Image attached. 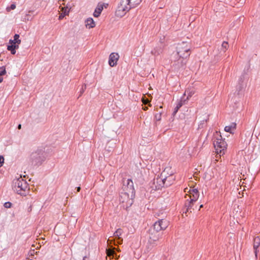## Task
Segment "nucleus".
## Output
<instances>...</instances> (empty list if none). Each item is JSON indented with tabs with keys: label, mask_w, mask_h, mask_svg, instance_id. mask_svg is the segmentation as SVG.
Returning <instances> with one entry per match:
<instances>
[{
	"label": "nucleus",
	"mask_w": 260,
	"mask_h": 260,
	"mask_svg": "<svg viewBox=\"0 0 260 260\" xmlns=\"http://www.w3.org/2000/svg\"><path fill=\"white\" fill-rule=\"evenodd\" d=\"M44 149L38 148L33 151L30 155L29 161L31 165L34 166H39L45 160Z\"/></svg>",
	"instance_id": "obj_1"
},
{
	"label": "nucleus",
	"mask_w": 260,
	"mask_h": 260,
	"mask_svg": "<svg viewBox=\"0 0 260 260\" xmlns=\"http://www.w3.org/2000/svg\"><path fill=\"white\" fill-rule=\"evenodd\" d=\"M13 188L15 191L21 196H26L28 191L27 183L21 178L17 179L15 181Z\"/></svg>",
	"instance_id": "obj_2"
},
{
	"label": "nucleus",
	"mask_w": 260,
	"mask_h": 260,
	"mask_svg": "<svg viewBox=\"0 0 260 260\" xmlns=\"http://www.w3.org/2000/svg\"><path fill=\"white\" fill-rule=\"evenodd\" d=\"M178 57L187 58L190 55V45L187 42H182L178 44L176 47Z\"/></svg>",
	"instance_id": "obj_3"
},
{
	"label": "nucleus",
	"mask_w": 260,
	"mask_h": 260,
	"mask_svg": "<svg viewBox=\"0 0 260 260\" xmlns=\"http://www.w3.org/2000/svg\"><path fill=\"white\" fill-rule=\"evenodd\" d=\"M213 144L217 154L220 155L224 154V151L226 149L227 144L224 139H222L221 135L217 134Z\"/></svg>",
	"instance_id": "obj_4"
},
{
	"label": "nucleus",
	"mask_w": 260,
	"mask_h": 260,
	"mask_svg": "<svg viewBox=\"0 0 260 260\" xmlns=\"http://www.w3.org/2000/svg\"><path fill=\"white\" fill-rule=\"evenodd\" d=\"M128 1V0H120L116 11V14L118 16H123L127 12L133 8Z\"/></svg>",
	"instance_id": "obj_5"
},
{
	"label": "nucleus",
	"mask_w": 260,
	"mask_h": 260,
	"mask_svg": "<svg viewBox=\"0 0 260 260\" xmlns=\"http://www.w3.org/2000/svg\"><path fill=\"white\" fill-rule=\"evenodd\" d=\"M160 232L154 231L150 229L149 230V240L147 248L151 249L152 247L157 245L156 242L158 241L161 236Z\"/></svg>",
	"instance_id": "obj_6"
},
{
	"label": "nucleus",
	"mask_w": 260,
	"mask_h": 260,
	"mask_svg": "<svg viewBox=\"0 0 260 260\" xmlns=\"http://www.w3.org/2000/svg\"><path fill=\"white\" fill-rule=\"evenodd\" d=\"M170 168H166L161 173L165 186L168 187L171 185L175 180V177L173 174L171 172L169 173Z\"/></svg>",
	"instance_id": "obj_7"
},
{
	"label": "nucleus",
	"mask_w": 260,
	"mask_h": 260,
	"mask_svg": "<svg viewBox=\"0 0 260 260\" xmlns=\"http://www.w3.org/2000/svg\"><path fill=\"white\" fill-rule=\"evenodd\" d=\"M134 197H132L131 193H128V191L122 190L120 194L119 201L122 203H125V206L127 208L133 204Z\"/></svg>",
	"instance_id": "obj_8"
},
{
	"label": "nucleus",
	"mask_w": 260,
	"mask_h": 260,
	"mask_svg": "<svg viewBox=\"0 0 260 260\" xmlns=\"http://www.w3.org/2000/svg\"><path fill=\"white\" fill-rule=\"evenodd\" d=\"M169 223L167 220L161 219H158L155 221L150 229L151 230L160 232L161 231L165 230L168 226Z\"/></svg>",
	"instance_id": "obj_9"
},
{
	"label": "nucleus",
	"mask_w": 260,
	"mask_h": 260,
	"mask_svg": "<svg viewBox=\"0 0 260 260\" xmlns=\"http://www.w3.org/2000/svg\"><path fill=\"white\" fill-rule=\"evenodd\" d=\"M122 190L128 191V193H131L132 197H135V190L134 187L133 182L132 179L123 178L122 180Z\"/></svg>",
	"instance_id": "obj_10"
},
{
	"label": "nucleus",
	"mask_w": 260,
	"mask_h": 260,
	"mask_svg": "<svg viewBox=\"0 0 260 260\" xmlns=\"http://www.w3.org/2000/svg\"><path fill=\"white\" fill-rule=\"evenodd\" d=\"M162 187H165V184L161 175L160 176H158L156 178H154L153 182L150 184V187L154 190L161 189Z\"/></svg>",
	"instance_id": "obj_11"
},
{
	"label": "nucleus",
	"mask_w": 260,
	"mask_h": 260,
	"mask_svg": "<svg viewBox=\"0 0 260 260\" xmlns=\"http://www.w3.org/2000/svg\"><path fill=\"white\" fill-rule=\"evenodd\" d=\"M178 59L174 61L172 67L176 70H179L180 69H184L186 63V59L187 58H183L178 57Z\"/></svg>",
	"instance_id": "obj_12"
},
{
	"label": "nucleus",
	"mask_w": 260,
	"mask_h": 260,
	"mask_svg": "<svg viewBox=\"0 0 260 260\" xmlns=\"http://www.w3.org/2000/svg\"><path fill=\"white\" fill-rule=\"evenodd\" d=\"M185 201L184 205L183 214L185 213L186 214L187 212H192V210H194V208H192L194 203H195L193 201H192L191 200L187 198L186 196H185Z\"/></svg>",
	"instance_id": "obj_13"
},
{
	"label": "nucleus",
	"mask_w": 260,
	"mask_h": 260,
	"mask_svg": "<svg viewBox=\"0 0 260 260\" xmlns=\"http://www.w3.org/2000/svg\"><path fill=\"white\" fill-rule=\"evenodd\" d=\"M119 58V55L117 53L113 52L110 54L109 58V64L110 67H113L116 66L117 62Z\"/></svg>",
	"instance_id": "obj_14"
},
{
	"label": "nucleus",
	"mask_w": 260,
	"mask_h": 260,
	"mask_svg": "<svg viewBox=\"0 0 260 260\" xmlns=\"http://www.w3.org/2000/svg\"><path fill=\"white\" fill-rule=\"evenodd\" d=\"M259 246L260 238L259 237H256L253 240V249L256 257H257V253L259 251Z\"/></svg>",
	"instance_id": "obj_15"
},
{
	"label": "nucleus",
	"mask_w": 260,
	"mask_h": 260,
	"mask_svg": "<svg viewBox=\"0 0 260 260\" xmlns=\"http://www.w3.org/2000/svg\"><path fill=\"white\" fill-rule=\"evenodd\" d=\"M244 75H242L239 81V84L237 87V94H242V91L244 88V84H243Z\"/></svg>",
	"instance_id": "obj_16"
},
{
	"label": "nucleus",
	"mask_w": 260,
	"mask_h": 260,
	"mask_svg": "<svg viewBox=\"0 0 260 260\" xmlns=\"http://www.w3.org/2000/svg\"><path fill=\"white\" fill-rule=\"evenodd\" d=\"M10 45L7 46L8 50L10 51L12 54L14 55L16 53V49L19 48L18 44H9Z\"/></svg>",
	"instance_id": "obj_17"
},
{
	"label": "nucleus",
	"mask_w": 260,
	"mask_h": 260,
	"mask_svg": "<svg viewBox=\"0 0 260 260\" xmlns=\"http://www.w3.org/2000/svg\"><path fill=\"white\" fill-rule=\"evenodd\" d=\"M236 123L235 122L232 123L230 125L226 126L224 127V131L226 132H229L231 134H233V130H235L236 128Z\"/></svg>",
	"instance_id": "obj_18"
},
{
	"label": "nucleus",
	"mask_w": 260,
	"mask_h": 260,
	"mask_svg": "<svg viewBox=\"0 0 260 260\" xmlns=\"http://www.w3.org/2000/svg\"><path fill=\"white\" fill-rule=\"evenodd\" d=\"M19 37L18 34H15L14 36V39L9 40V44H18V45L20 44L21 41L19 39Z\"/></svg>",
	"instance_id": "obj_19"
},
{
	"label": "nucleus",
	"mask_w": 260,
	"mask_h": 260,
	"mask_svg": "<svg viewBox=\"0 0 260 260\" xmlns=\"http://www.w3.org/2000/svg\"><path fill=\"white\" fill-rule=\"evenodd\" d=\"M103 10V5H98L93 13V16L95 17H98L101 14V12Z\"/></svg>",
	"instance_id": "obj_20"
},
{
	"label": "nucleus",
	"mask_w": 260,
	"mask_h": 260,
	"mask_svg": "<svg viewBox=\"0 0 260 260\" xmlns=\"http://www.w3.org/2000/svg\"><path fill=\"white\" fill-rule=\"evenodd\" d=\"M122 233V230L121 229H117L114 233V236L116 238H118V241L117 242L119 244H121L122 241V239L120 237V236L121 235Z\"/></svg>",
	"instance_id": "obj_21"
},
{
	"label": "nucleus",
	"mask_w": 260,
	"mask_h": 260,
	"mask_svg": "<svg viewBox=\"0 0 260 260\" xmlns=\"http://www.w3.org/2000/svg\"><path fill=\"white\" fill-rule=\"evenodd\" d=\"M86 26L89 28H93L95 26V23L92 18H88L86 20Z\"/></svg>",
	"instance_id": "obj_22"
},
{
	"label": "nucleus",
	"mask_w": 260,
	"mask_h": 260,
	"mask_svg": "<svg viewBox=\"0 0 260 260\" xmlns=\"http://www.w3.org/2000/svg\"><path fill=\"white\" fill-rule=\"evenodd\" d=\"M185 196L187 197V199H189V200H191L192 201L196 202L199 197V193H195L194 194H186Z\"/></svg>",
	"instance_id": "obj_23"
},
{
	"label": "nucleus",
	"mask_w": 260,
	"mask_h": 260,
	"mask_svg": "<svg viewBox=\"0 0 260 260\" xmlns=\"http://www.w3.org/2000/svg\"><path fill=\"white\" fill-rule=\"evenodd\" d=\"M162 51V48L160 47L157 46L155 48H154L152 51H151V54L157 56L159 55Z\"/></svg>",
	"instance_id": "obj_24"
},
{
	"label": "nucleus",
	"mask_w": 260,
	"mask_h": 260,
	"mask_svg": "<svg viewBox=\"0 0 260 260\" xmlns=\"http://www.w3.org/2000/svg\"><path fill=\"white\" fill-rule=\"evenodd\" d=\"M129 3L132 6L133 8H135L138 6L141 2L142 0H128Z\"/></svg>",
	"instance_id": "obj_25"
},
{
	"label": "nucleus",
	"mask_w": 260,
	"mask_h": 260,
	"mask_svg": "<svg viewBox=\"0 0 260 260\" xmlns=\"http://www.w3.org/2000/svg\"><path fill=\"white\" fill-rule=\"evenodd\" d=\"M187 100L184 99V97L183 96L181 99V100L178 102L177 105V108L180 109L183 105L185 104L187 102Z\"/></svg>",
	"instance_id": "obj_26"
},
{
	"label": "nucleus",
	"mask_w": 260,
	"mask_h": 260,
	"mask_svg": "<svg viewBox=\"0 0 260 260\" xmlns=\"http://www.w3.org/2000/svg\"><path fill=\"white\" fill-rule=\"evenodd\" d=\"M222 49L223 50V52H225L226 50L228 49L229 48V44L227 42H223L221 45Z\"/></svg>",
	"instance_id": "obj_27"
},
{
	"label": "nucleus",
	"mask_w": 260,
	"mask_h": 260,
	"mask_svg": "<svg viewBox=\"0 0 260 260\" xmlns=\"http://www.w3.org/2000/svg\"><path fill=\"white\" fill-rule=\"evenodd\" d=\"M6 74V68L4 66L0 67V77Z\"/></svg>",
	"instance_id": "obj_28"
},
{
	"label": "nucleus",
	"mask_w": 260,
	"mask_h": 260,
	"mask_svg": "<svg viewBox=\"0 0 260 260\" xmlns=\"http://www.w3.org/2000/svg\"><path fill=\"white\" fill-rule=\"evenodd\" d=\"M187 92L188 93V95H187V97L186 98V100H188L189 99V97H191L192 96V95L194 93V92L193 91H190L189 92H188V91L187 90H186L185 93ZM185 95V93L183 95V96L184 97Z\"/></svg>",
	"instance_id": "obj_29"
},
{
	"label": "nucleus",
	"mask_w": 260,
	"mask_h": 260,
	"mask_svg": "<svg viewBox=\"0 0 260 260\" xmlns=\"http://www.w3.org/2000/svg\"><path fill=\"white\" fill-rule=\"evenodd\" d=\"M189 194H194L195 193H199L198 189H196V188H193V189H190L189 190Z\"/></svg>",
	"instance_id": "obj_30"
},
{
	"label": "nucleus",
	"mask_w": 260,
	"mask_h": 260,
	"mask_svg": "<svg viewBox=\"0 0 260 260\" xmlns=\"http://www.w3.org/2000/svg\"><path fill=\"white\" fill-rule=\"evenodd\" d=\"M86 88V84H84L82 86L81 89L80 91V96H81L83 94V93L84 92Z\"/></svg>",
	"instance_id": "obj_31"
},
{
	"label": "nucleus",
	"mask_w": 260,
	"mask_h": 260,
	"mask_svg": "<svg viewBox=\"0 0 260 260\" xmlns=\"http://www.w3.org/2000/svg\"><path fill=\"white\" fill-rule=\"evenodd\" d=\"M4 206L6 208H10L12 206V203L10 202H7L4 204Z\"/></svg>",
	"instance_id": "obj_32"
},
{
	"label": "nucleus",
	"mask_w": 260,
	"mask_h": 260,
	"mask_svg": "<svg viewBox=\"0 0 260 260\" xmlns=\"http://www.w3.org/2000/svg\"><path fill=\"white\" fill-rule=\"evenodd\" d=\"M37 251H35V250L34 249V250H30L28 253V254H29V256H33L34 255V254L36 253V254H37Z\"/></svg>",
	"instance_id": "obj_33"
},
{
	"label": "nucleus",
	"mask_w": 260,
	"mask_h": 260,
	"mask_svg": "<svg viewBox=\"0 0 260 260\" xmlns=\"http://www.w3.org/2000/svg\"><path fill=\"white\" fill-rule=\"evenodd\" d=\"M107 254L109 256L112 255L114 256V254H115V251L113 250H106Z\"/></svg>",
	"instance_id": "obj_34"
},
{
	"label": "nucleus",
	"mask_w": 260,
	"mask_h": 260,
	"mask_svg": "<svg viewBox=\"0 0 260 260\" xmlns=\"http://www.w3.org/2000/svg\"><path fill=\"white\" fill-rule=\"evenodd\" d=\"M16 8V5L14 4H12L11 5L10 7L7 8L8 11H9L10 10H14Z\"/></svg>",
	"instance_id": "obj_35"
},
{
	"label": "nucleus",
	"mask_w": 260,
	"mask_h": 260,
	"mask_svg": "<svg viewBox=\"0 0 260 260\" xmlns=\"http://www.w3.org/2000/svg\"><path fill=\"white\" fill-rule=\"evenodd\" d=\"M61 11H62L61 13H67V15H68L69 14V10H68V8H62Z\"/></svg>",
	"instance_id": "obj_36"
},
{
	"label": "nucleus",
	"mask_w": 260,
	"mask_h": 260,
	"mask_svg": "<svg viewBox=\"0 0 260 260\" xmlns=\"http://www.w3.org/2000/svg\"><path fill=\"white\" fill-rule=\"evenodd\" d=\"M67 15V13H61L60 15L59 16V18H58V19L59 20H61L65 16Z\"/></svg>",
	"instance_id": "obj_37"
},
{
	"label": "nucleus",
	"mask_w": 260,
	"mask_h": 260,
	"mask_svg": "<svg viewBox=\"0 0 260 260\" xmlns=\"http://www.w3.org/2000/svg\"><path fill=\"white\" fill-rule=\"evenodd\" d=\"M24 19L27 21L30 20L31 19V16L29 14H27L25 16Z\"/></svg>",
	"instance_id": "obj_38"
},
{
	"label": "nucleus",
	"mask_w": 260,
	"mask_h": 260,
	"mask_svg": "<svg viewBox=\"0 0 260 260\" xmlns=\"http://www.w3.org/2000/svg\"><path fill=\"white\" fill-rule=\"evenodd\" d=\"M4 158L3 156L0 155V167H2L4 164Z\"/></svg>",
	"instance_id": "obj_39"
},
{
	"label": "nucleus",
	"mask_w": 260,
	"mask_h": 260,
	"mask_svg": "<svg viewBox=\"0 0 260 260\" xmlns=\"http://www.w3.org/2000/svg\"><path fill=\"white\" fill-rule=\"evenodd\" d=\"M143 103L145 104H147V103H148L149 102V100L148 99H146V100H143Z\"/></svg>",
	"instance_id": "obj_40"
},
{
	"label": "nucleus",
	"mask_w": 260,
	"mask_h": 260,
	"mask_svg": "<svg viewBox=\"0 0 260 260\" xmlns=\"http://www.w3.org/2000/svg\"><path fill=\"white\" fill-rule=\"evenodd\" d=\"M179 109H178V108H177V106H176V108H175V109H174V111L173 113H174V114H175L177 112V111H178V110Z\"/></svg>",
	"instance_id": "obj_41"
},
{
	"label": "nucleus",
	"mask_w": 260,
	"mask_h": 260,
	"mask_svg": "<svg viewBox=\"0 0 260 260\" xmlns=\"http://www.w3.org/2000/svg\"><path fill=\"white\" fill-rule=\"evenodd\" d=\"M143 110H144V111H146L148 110V107L147 106H144L143 108H142Z\"/></svg>",
	"instance_id": "obj_42"
},
{
	"label": "nucleus",
	"mask_w": 260,
	"mask_h": 260,
	"mask_svg": "<svg viewBox=\"0 0 260 260\" xmlns=\"http://www.w3.org/2000/svg\"><path fill=\"white\" fill-rule=\"evenodd\" d=\"M76 188H77V191L78 192H79L81 190V187L80 186L77 187Z\"/></svg>",
	"instance_id": "obj_43"
},
{
	"label": "nucleus",
	"mask_w": 260,
	"mask_h": 260,
	"mask_svg": "<svg viewBox=\"0 0 260 260\" xmlns=\"http://www.w3.org/2000/svg\"><path fill=\"white\" fill-rule=\"evenodd\" d=\"M18 128L19 129H20L21 128V124H19L18 125Z\"/></svg>",
	"instance_id": "obj_44"
},
{
	"label": "nucleus",
	"mask_w": 260,
	"mask_h": 260,
	"mask_svg": "<svg viewBox=\"0 0 260 260\" xmlns=\"http://www.w3.org/2000/svg\"><path fill=\"white\" fill-rule=\"evenodd\" d=\"M32 256H29V257H27L26 259L28 260H32Z\"/></svg>",
	"instance_id": "obj_45"
},
{
	"label": "nucleus",
	"mask_w": 260,
	"mask_h": 260,
	"mask_svg": "<svg viewBox=\"0 0 260 260\" xmlns=\"http://www.w3.org/2000/svg\"><path fill=\"white\" fill-rule=\"evenodd\" d=\"M3 80V78L2 77H0V83L1 82H2Z\"/></svg>",
	"instance_id": "obj_46"
},
{
	"label": "nucleus",
	"mask_w": 260,
	"mask_h": 260,
	"mask_svg": "<svg viewBox=\"0 0 260 260\" xmlns=\"http://www.w3.org/2000/svg\"><path fill=\"white\" fill-rule=\"evenodd\" d=\"M203 207V205H201L200 206V208H201ZM200 209H199L200 210Z\"/></svg>",
	"instance_id": "obj_47"
},
{
	"label": "nucleus",
	"mask_w": 260,
	"mask_h": 260,
	"mask_svg": "<svg viewBox=\"0 0 260 260\" xmlns=\"http://www.w3.org/2000/svg\"><path fill=\"white\" fill-rule=\"evenodd\" d=\"M187 188H186L185 190H184V191H186V190H187Z\"/></svg>",
	"instance_id": "obj_48"
},
{
	"label": "nucleus",
	"mask_w": 260,
	"mask_h": 260,
	"mask_svg": "<svg viewBox=\"0 0 260 260\" xmlns=\"http://www.w3.org/2000/svg\"><path fill=\"white\" fill-rule=\"evenodd\" d=\"M187 188H186L185 190H184V191H186V190H187Z\"/></svg>",
	"instance_id": "obj_49"
},
{
	"label": "nucleus",
	"mask_w": 260,
	"mask_h": 260,
	"mask_svg": "<svg viewBox=\"0 0 260 260\" xmlns=\"http://www.w3.org/2000/svg\"><path fill=\"white\" fill-rule=\"evenodd\" d=\"M187 188H186L185 190H184V191H186V190H187Z\"/></svg>",
	"instance_id": "obj_50"
}]
</instances>
